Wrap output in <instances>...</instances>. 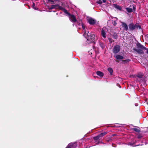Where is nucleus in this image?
<instances>
[{"label":"nucleus","instance_id":"f257e3e1","mask_svg":"<svg viewBox=\"0 0 148 148\" xmlns=\"http://www.w3.org/2000/svg\"><path fill=\"white\" fill-rule=\"evenodd\" d=\"M136 47L138 49L134 48V50L137 52L138 53L140 54H142L143 53V50L146 49V48L144 46L142 45L139 42H137L136 44Z\"/></svg>","mask_w":148,"mask_h":148},{"label":"nucleus","instance_id":"f03ea898","mask_svg":"<svg viewBox=\"0 0 148 148\" xmlns=\"http://www.w3.org/2000/svg\"><path fill=\"white\" fill-rule=\"evenodd\" d=\"M87 39L86 42L87 43L89 44L91 43H95V41L97 40V38L95 39V38H86Z\"/></svg>","mask_w":148,"mask_h":148},{"label":"nucleus","instance_id":"7ed1b4c3","mask_svg":"<svg viewBox=\"0 0 148 148\" xmlns=\"http://www.w3.org/2000/svg\"><path fill=\"white\" fill-rule=\"evenodd\" d=\"M120 50V46L118 45H116L114 46L113 49V52L114 53H118Z\"/></svg>","mask_w":148,"mask_h":148},{"label":"nucleus","instance_id":"20e7f679","mask_svg":"<svg viewBox=\"0 0 148 148\" xmlns=\"http://www.w3.org/2000/svg\"><path fill=\"white\" fill-rule=\"evenodd\" d=\"M108 31V29L105 27H103L101 30V34L103 37H106V33Z\"/></svg>","mask_w":148,"mask_h":148},{"label":"nucleus","instance_id":"39448f33","mask_svg":"<svg viewBox=\"0 0 148 148\" xmlns=\"http://www.w3.org/2000/svg\"><path fill=\"white\" fill-rule=\"evenodd\" d=\"M55 8L56 9H59V10L62 9H63V8L59 6L58 4L54 5H51L50 9H53Z\"/></svg>","mask_w":148,"mask_h":148},{"label":"nucleus","instance_id":"423d86ee","mask_svg":"<svg viewBox=\"0 0 148 148\" xmlns=\"http://www.w3.org/2000/svg\"><path fill=\"white\" fill-rule=\"evenodd\" d=\"M88 23L90 25H93L96 22V21L95 19L92 18H89L88 19Z\"/></svg>","mask_w":148,"mask_h":148},{"label":"nucleus","instance_id":"0eeeda50","mask_svg":"<svg viewBox=\"0 0 148 148\" xmlns=\"http://www.w3.org/2000/svg\"><path fill=\"white\" fill-rule=\"evenodd\" d=\"M75 143H70L68 144L66 148H74L76 147Z\"/></svg>","mask_w":148,"mask_h":148},{"label":"nucleus","instance_id":"6e6552de","mask_svg":"<svg viewBox=\"0 0 148 148\" xmlns=\"http://www.w3.org/2000/svg\"><path fill=\"white\" fill-rule=\"evenodd\" d=\"M70 20L73 22H75L77 21V20L75 16L73 15H70L69 16Z\"/></svg>","mask_w":148,"mask_h":148},{"label":"nucleus","instance_id":"1a4fd4ad","mask_svg":"<svg viewBox=\"0 0 148 148\" xmlns=\"http://www.w3.org/2000/svg\"><path fill=\"white\" fill-rule=\"evenodd\" d=\"M121 26L123 29L127 31L128 29V27L127 25L125 23L122 22Z\"/></svg>","mask_w":148,"mask_h":148},{"label":"nucleus","instance_id":"9d476101","mask_svg":"<svg viewBox=\"0 0 148 148\" xmlns=\"http://www.w3.org/2000/svg\"><path fill=\"white\" fill-rule=\"evenodd\" d=\"M136 27V25H134L133 24H130L129 25V29L131 30H134Z\"/></svg>","mask_w":148,"mask_h":148},{"label":"nucleus","instance_id":"9b49d317","mask_svg":"<svg viewBox=\"0 0 148 148\" xmlns=\"http://www.w3.org/2000/svg\"><path fill=\"white\" fill-rule=\"evenodd\" d=\"M114 57L117 60H122L123 59V57L120 55L114 56Z\"/></svg>","mask_w":148,"mask_h":148},{"label":"nucleus","instance_id":"f8f14e48","mask_svg":"<svg viewBox=\"0 0 148 148\" xmlns=\"http://www.w3.org/2000/svg\"><path fill=\"white\" fill-rule=\"evenodd\" d=\"M96 73L97 75L101 77H102L103 76V73L102 72L100 71H97Z\"/></svg>","mask_w":148,"mask_h":148},{"label":"nucleus","instance_id":"ddd939ff","mask_svg":"<svg viewBox=\"0 0 148 148\" xmlns=\"http://www.w3.org/2000/svg\"><path fill=\"white\" fill-rule=\"evenodd\" d=\"M101 137V136L100 135V134H99L98 135L95 137H94V139L95 140V141H96L97 140H98V139H99Z\"/></svg>","mask_w":148,"mask_h":148},{"label":"nucleus","instance_id":"4468645a","mask_svg":"<svg viewBox=\"0 0 148 148\" xmlns=\"http://www.w3.org/2000/svg\"><path fill=\"white\" fill-rule=\"evenodd\" d=\"M126 9L129 13L131 12H132V8H126Z\"/></svg>","mask_w":148,"mask_h":148},{"label":"nucleus","instance_id":"2eb2a0df","mask_svg":"<svg viewBox=\"0 0 148 148\" xmlns=\"http://www.w3.org/2000/svg\"><path fill=\"white\" fill-rule=\"evenodd\" d=\"M133 130L134 131L138 132H140V128L138 127L134 128Z\"/></svg>","mask_w":148,"mask_h":148},{"label":"nucleus","instance_id":"dca6fc26","mask_svg":"<svg viewBox=\"0 0 148 148\" xmlns=\"http://www.w3.org/2000/svg\"><path fill=\"white\" fill-rule=\"evenodd\" d=\"M108 70L110 73V75H112L113 72V70L112 68H109L108 69Z\"/></svg>","mask_w":148,"mask_h":148},{"label":"nucleus","instance_id":"f3484780","mask_svg":"<svg viewBox=\"0 0 148 148\" xmlns=\"http://www.w3.org/2000/svg\"><path fill=\"white\" fill-rule=\"evenodd\" d=\"M61 10H63L64 11V12L66 14H68L69 15V16H70V14L68 13V12L65 9H64L63 8V9H61Z\"/></svg>","mask_w":148,"mask_h":148},{"label":"nucleus","instance_id":"a211bd4d","mask_svg":"<svg viewBox=\"0 0 148 148\" xmlns=\"http://www.w3.org/2000/svg\"><path fill=\"white\" fill-rule=\"evenodd\" d=\"M130 61V60L129 59H127L125 60H123L122 61L124 64L127 63Z\"/></svg>","mask_w":148,"mask_h":148},{"label":"nucleus","instance_id":"6ab92c4d","mask_svg":"<svg viewBox=\"0 0 148 148\" xmlns=\"http://www.w3.org/2000/svg\"><path fill=\"white\" fill-rule=\"evenodd\" d=\"M87 36L88 37H89V36H90V37H94L95 36V35L93 32H91V33L90 35V36L88 34H87Z\"/></svg>","mask_w":148,"mask_h":148},{"label":"nucleus","instance_id":"aec40b11","mask_svg":"<svg viewBox=\"0 0 148 148\" xmlns=\"http://www.w3.org/2000/svg\"><path fill=\"white\" fill-rule=\"evenodd\" d=\"M115 7L120 10H121L122 9L121 7V6L117 5H116L115 6Z\"/></svg>","mask_w":148,"mask_h":148},{"label":"nucleus","instance_id":"412c9836","mask_svg":"<svg viewBox=\"0 0 148 148\" xmlns=\"http://www.w3.org/2000/svg\"><path fill=\"white\" fill-rule=\"evenodd\" d=\"M32 8L36 10H38L37 8H36V7L35 6V4L34 3H33V4L32 5Z\"/></svg>","mask_w":148,"mask_h":148},{"label":"nucleus","instance_id":"4be33fe9","mask_svg":"<svg viewBox=\"0 0 148 148\" xmlns=\"http://www.w3.org/2000/svg\"><path fill=\"white\" fill-rule=\"evenodd\" d=\"M136 27L138 29H140L141 28V27L140 25H136Z\"/></svg>","mask_w":148,"mask_h":148},{"label":"nucleus","instance_id":"5701e85b","mask_svg":"<svg viewBox=\"0 0 148 148\" xmlns=\"http://www.w3.org/2000/svg\"><path fill=\"white\" fill-rule=\"evenodd\" d=\"M137 78H139L140 79V78H142V77H143V75H138L137 76Z\"/></svg>","mask_w":148,"mask_h":148},{"label":"nucleus","instance_id":"b1692460","mask_svg":"<svg viewBox=\"0 0 148 148\" xmlns=\"http://www.w3.org/2000/svg\"><path fill=\"white\" fill-rule=\"evenodd\" d=\"M103 2L102 0H99L97 2V3L99 4H101Z\"/></svg>","mask_w":148,"mask_h":148},{"label":"nucleus","instance_id":"393cba45","mask_svg":"<svg viewBox=\"0 0 148 148\" xmlns=\"http://www.w3.org/2000/svg\"><path fill=\"white\" fill-rule=\"evenodd\" d=\"M121 125V124L116 123V124L115 125V126L116 127H120Z\"/></svg>","mask_w":148,"mask_h":148},{"label":"nucleus","instance_id":"a878e982","mask_svg":"<svg viewBox=\"0 0 148 148\" xmlns=\"http://www.w3.org/2000/svg\"><path fill=\"white\" fill-rule=\"evenodd\" d=\"M106 134V132H104V133H101L100 134V135L102 137L103 136H104V135H105Z\"/></svg>","mask_w":148,"mask_h":148},{"label":"nucleus","instance_id":"bb28decb","mask_svg":"<svg viewBox=\"0 0 148 148\" xmlns=\"http://www.w3.org/2000/svg\"><path fill=\"white\" fill-rule=\"evenodd\" d=\"M132 8H133V10L134 11H135L136 10V7L134 5H132Z\"/></svg>","mask_w":148,"mask_h":148},{"label":"nucleus","instance_id":"cd10ccee","mask_svg":"<svg viewBox=\"0 0 148 148\" xmlns=\"http://www.w3.org/2000/svg\"><path fill=\"white\" fill-rule=\"evenodd\" d=\"M113 25H115L116 24V23L115 21H114V22H113Z\"/></svg>","mask_w":148,"mask_h":148},{"label":"nucleus","instance_id":"c85d7f7f","mask_svg":"<svg viewBox=\"0 0 148 148\" xmlns=\"http://www.w3.org/2000/svg\"><path fill=\"white\" fill-rule=\"evenodd\" d=\"M111 38H108V40H109L110 41V42H112V41H111Z\"/></svg>","mask_w":148,"mask_h":148},{"label":"nucleus","instance_id":"c756f323","mask_svg":"<svg viewBox=\"0 0 148 148\" xmlns=\"http://www.w3.org/2000/svg\"><path fill=\"white\" fill-rule=\"evenodd\" d=\"M103 2L105 3L107 0H102Z\"/></svg>","mask_w":148,"mask_h":148},{"label":"nucleus","instance_id":"7c9ffc66","mask_svg":"<svg viewBox=\"0 0 148 148\" xmlns=\"http://www.w3.org/2000/svg\"><path fill=\"white\" fill-rule=\"evenodd\" d=\"M144 50H147V53L148 54V49L146 48V49H144Z\"/></svg>","mask_w":148,"mask_h":148},{"label":"nucleus","instance_id":"2f4dec72","mask_svg":"<svg viewBox=\"0 0 148 148\" xmlns=\"http://www.w3.org/2000/svg\"><path fill=\"white\" fill-rule=\"evenodd\" d=\"M82 28L84 29H85V27L83 25H82Z\"/></svg>","mask_w":148,"mask_h":148},{"label":"nucleus","instance_id":"473e14b6","mask_svg":"<svg viewBox=\"0 0 148 148\" xmlns=\"http://www.w3.org/2000/svg\"><path fill=\"white\" fill-rule=\"evenodd\" d=\"M135 105L136 106H138V103H136L135 104Z\"/></svg>","mask_w":148,"mask_h":148},{"label":"nucleus","instance_id":"72a5a7b5","mask_svg":"<svg viewBox=\"0 0 148 148\" xmlns=\"http://www.w3.org/2000/svg\"><path fill=\"white\" fill-rule=\"evenodd\" d=\"M84 36H85V37H86V35H85H85H84Z\"/></svg>","mask_w":148,"mask_h":148},{"label":"nucleus","instance_id":"f704fd0d","mask_svg":"<svg viewBox=\"0 0 148 148\" xmlns=\"http://www.w3.org/2000/svg\"><path fill=\"white\" fill-rule=\"evenodd\" d=\"M147 103L148 104V102Z\"/></svg>","mask_w":148,"mask_h":148},{"label":"nucleus","instance_id":"c9c22d12","mask_svg":"<svg viewBox=\"0 0 148 148\" xmlns=\"http://www.w3.org/2000/svg\"><path fill=\"white\" fill-rule=\"evenodd\" d=\"M51 2H53V1H51Z\"/></svg>","mask_w":148,"mask_h":148}]
</instances>
